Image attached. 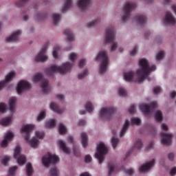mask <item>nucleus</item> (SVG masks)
<instances>
[{
	"mask_svg": "<svg viewBox=\"0 0 176 176\" xmlns=\"http://www.w3.org/2000/svg\"><path fill=\"white\" fill-rule=\"evenodd\" d=\"M140 68L137 70L138 83H142L145 79L149 80V74L156 70V65H153L150 67L149 62L146 58H142L139 60Z\"/></svg>",
	"mask_w": 176,
	"mask_h": 176,
	"instance_id": "nucleus-1",
	"label": "nucleus"
},
{
	"mask_svg": "<svg viewBox=\"0 0 176 176\" xmlns=\"http://www.w3.org/2000/svg\"><path fill=\"white\" fill-rule=\"evenodd\" d=\"M74 65L68 62L63 63L61 66L53 65L45 70V74L48 76H53L55 73L66 74L70 72Z\"/></svg>",
	"mask_w": 176,
	"mask_h": 176,
	"instance_id": "nucleus-2",
	"label": "nucleus"
},
{
	"mask_svg": "<svg viewBox=\"0 0 176 176\" xmlns=\"http://www.w3.org/2000/svg\"><path fill=\"white\" fill-rule=\"evenodd\" d=\"M34 128V124H26L23 126L22 129H21V133H25V136H23L25 140L27 141L29 144H30L32 148H36L39 144V140L36 138H33V139L30 140V134Z\"/></svg>",
	"mask_w": 176,
	"mask_h": 176,
	"instance_id": "nucleus-3",
	"label": "nucleus"
},
{
	"mask_svg": "<svg viewBox=\"0 0 176 176\" xmlns=\"http://www.w3.org/2000/svg\"><path fill=\"white\" fill-rule=\"evenodd\" d=\"M116 41V31L113 27H110L106 30L105 43H113L111 47V52H115L118 47V43Z\"/></svg>",
	"mask_w": 176,
	"mask_h": 176,
	"instance_id": "nucleus-4",
	"label": "nucleus"
},
{
	"mask_svg": "<svg viewBox=\"0 0 176 176\" xmlns=\"http://www.w3.org/2000/svg\"><path fill=\"white\" fill-rule=\"evenodd\" d=\"M99 59L101 60L99 72L100 74H103L106 72L107 67L108 65V62H109L108 52L107 51L100 52L96 58V60Z\"/></svg>",
	"mask_w": 176,
	"mask_h": 176,
	"instance_id": "nucleus-5",
	"label": "nucleus"
},
{
	"mask_svg": "<svg viewBox=\"0 0 176 176\" xmlns=\"http://www.w3.org/2000/svg\"><path fill=\"white\" fill-rule=\"evenodd\" d=\"M108 153V148L103 142H100L97 146L95 157L98 160L99 164H102L104 160L105 155Z\"/></svg>",
	"mask_w": 176,
	"mask_h": 176,
	"instance_id": "nucleus-6",
	"label": "nucleus"
},
{
	"mask_svg": "<svg viewBox=\"0 0 176 176\" xmlns=\"http://www.w3.org/2000/svg\"><path fill=\"white\" fill-rule=\"evenodd\" d=\"M33 81L34 82H38L39 81L41 82L40 87L43 89V93L48 94L50 91V88L49 87V81L47 79L43 78V75L42 74H37L34 76L33 78Z\"/></svg>",
	"mask_w": 176,
	"mask_h": 176,
	"instance_id": "nucleus-7",
	"label": "nucleus"
},
{
	"mask_svg": "<svg viewBox=\"0 0 176 176\" xmlns=\"http://www.w3.org/2000/svg\"><path fill=\"white\" fill-rule=\"evenodd\" d=\"M137 7L136 4L133 2H127L123 8V16L122 21L124 23L127 22L130 19L131 12Z\"/></svg>",
	"mask_w": 176,
	"mask_h": 176,
	"instance_id": "nucleus-8",
	"label": "nucleus"
},
{
	"mask_svg": "<svg viewBox=\"0 0 176 176\" xmlns=\"http://www.w3.org/2000/svg\"><path fill=\"white\" fill-rule=\"evenodd\" d=\"M116 110L114 107H104L102 108L99 112V117L102 120H109L116 113Z\"/></svg>",
	"mask_w": 176,
	"mask_h": 176,
	"instance_id": "nucleus-9",
	"label": "nucleus"
},
{
	"mask_svg": "<svg viewBox=\"0 0 176 176\" xmlns=\"http://www.w3.org/2000/svg\"><path fill=\"white\" fill-rule=\"evenodd\" d=\"M58 161L59 157L54 154H52L51 153H48L45 156L43 157V164L45 167H49V165L51 164H55Z\"/></svg>",
	"mask_w": 176,
	"mask_h": 176,
	"instance_id": "nucleus-10",
	"label": "nucleus"
},
{
	"mask_svg": "<svg viewBox=\"0 0 176 176\" xmlns=\"http://www.w3.org/2000/svg\"><path fill=\"white\" fill-rule=\"evenodd\" d=\"M157 107V102H152L150 106L142 104L140 105V109L146 116H149L151 114V111L155 110Z\"/></svg>",
	"mask_w": 176,
	"mask_h": 176,
	"instance_id": "nucleus-11",
	"label": "nucleus"
},
{
	"mask_svg": "<svg viewBox=\"0 0 176 176\" xmlns=\"http://www.w3.org/2000/svg\"><path fill=\"white\" fill-rule=\"evenodd\" d=\"M14 158L18 162V164L23 165L26 162V157L24 155L21 154V146L19 145L15 147V151L14 153Z\"/></svg>",
	"mask_w": 176,
	"mask_h": 176,
	"instance_id": "nucleus-12",
	"label": "nucleus"
},
{
	"mask_svg": "<svg viewBox=\"0 0 176 176\" xmlns=\"http://www.w3.org/2000/svg\"><path fill=\"white\" fill-rule=\"evenodd\" d=\"M49 45V42L45 43L41 48V51L38 53V55L36 56V62L45 63L47 60V56L45 55V52L47 50V46Z\"/></svg>",
	"mask_w": 176,
	"mask_h": 176,
	"instance_id": "nucleus-13",
	"label": "nucleus"
},
{
	"mask_svg": "<svg viewBox=\"0 0 176 176\" xmlns=\"http://www.w3.org/2000/svg\"><path fill=\"white\" fill-rule=\"evenodd\" d=\"M162 144L165 146H170L172 144L173 134L161 133Z\"/></svg>",
	"mask_w": 176,
	"mask_h": 176,
	"instance_id": "nucleus-14",
	"label": "nucleus"
},
{
	"mask_svg": "<svg viewBox=\"0 0 176 176\" xmlns=\"http://www.w3.org/2000/svg\"><path fill=\"white\" fill-rule=\"evenodd\" d=\"M30 87V85L28 81L21 80L16 87V93H18V95H21L24 90L28 89Z\"/></svg>",
	"mask_w": 176,
	"mask_h": 176,
	"instance_id": "nucleus-15",
	"label": "nucleus"
},
{
	"mask_svg": "<svg viewBox=\"0 0 176 176\" xmlns=\"http://www.w3.org/2000/svg\"><path fill=\"white\" fill-rule=\"evenodd\" d=\"M166 25H175L176 24V19L170 12H166V14L164 21Z\"/></svg>",
	"mask_w": 176,
	"mask_h": 176,
	"instance_id": "nucleus-16",
	"label": "nucleus"
},
{
	"mask_svg": "<svg viewBox=\"0 0 176 176\" xmlns=\"http://www.w3.org/2000/svg\"><path fill=\"white\" fill-rule=\"evenodd\" d=\"M143 148V142L140 139H138L136 142L134 143V146L130 150L126 155V158H128L130 155L131 154L132 151H135V149L141 150Z\"/></svg>",
	"mask_w": 176,
	"mask_h": 176,
	"instance_id": "nucleus-17",
	"label": "nucleus"
},
{
	"mask_svg": "<svg viewBox=\"0 0 176 176\" xmlns=\"http://www.w3.org/2000/svg\"><path fill=\"white\" fill-rule=\"evenodd\" d=\"M16 73L14 72H11L8 74L5 80L0 82V91L2 90L3 87H6V84L12 80V79L15 76Z\"/></svg>",
	"mask_w": 176,
	"mask_h": 176,
	"instance_id": "nucleus-18",
	"label": "nucleus"
},
{
	"mask_svg": "<svg viewBox=\"0 0 176 176\" xmlns=\"http://www.w3.org/2000/svg\"><path fill=\"white\" fill-rule=\"evenodd\" d=\"M155 160L153 159L151 161H149L144 164H142L140 168V172H146L151 168L155 164Z\"/></svg>",
	"mask_w": 176,
	"mask_h": 176,
	"instance_id": "nucleus-19",
	"label": "nucleus"
},
{
	"mask_svg": "<svg viewBox=\"0 0 176 176\" xmlns=\"http://www.w3.org/2000/svg\"><path fill=\"white\" fill-rule=\"evenodd\" d=\"M22 34L21 30H16L15 32L12 33V36L6 38L7 42H16L19 41V36Z\"/></svg>",
	"mask_w": 176,
	"mask_h": 176,
	"instance_id": "nucleus-20",
	"label": "nucleus"
},
{
	"mask_svg": "<svg viewBox=\"0 0 176 176\" xmlns=\"http://www.w3.org/2000/svg\"><path fill=\"white\" fill-rule=\"evenodd\" d=\"M14 137L12 132H8L6 135L4 140L2 141L1 146L3 148H6L8 146V142L11 141L12 139Z\"/></svg>",
	"mask_w": 176,
	"mask_h": 176,
	"instance_id": "nucleus-21",
	"label": "nucleus"
},
{
	"mask_svg": "<svg viewBox=\"0 0 176 176\" xmlns=\"http://www.w3.org/2000/svg\"><path fill=\"white\" fill-rule=\"evenodd\" d=\"M91 3V0H79L78 1V7L82 11L85 10Z\"/></svg>",
	"mask_w": 176,
	"mask_h": 176,
	"instance_id": "nucleus-22",
	"label": "nucleus"
},
{
	"mask_svg": "<svg viewBox=\"0 0 176 176\" xmlns=\"http://www.w3.org/2000/svg\"><path fill=\"white\" fill-rule=\"evenodd\" d=\"M134 20L140 25H143L147 22V17L144 15L138 14L135 16Z\"/></svg>",
	"mask_w": 176,
	"mask_h": 176,
	"instance_id": "nucleus-23",
	"label": "nucleus"
},
{
	"mask_svg": "<svg viewBox=\"0 0 176 176\" xmlns=\"http://www.w3.org/2000/svg\"><path fill=\"white\" fill-rule=\"evenodd\" d=\"M135 72L129 71L124 74V79L126 82H133L134 80Z\"/></svg>",
	"mask_w": 176,
	"mask_h": 176,
	"instance_id": "nucleus-24",
	"label": "nucleus"
},
{
	"mask_svg": "<svg viewBox=\"0 0 176 176\" xmlns=\"http://www.w3.org/2000/svg\"><path fill=\"white\" fill-rule=\"evenodd\" d=\"M81 143L83 148H86L88 145V136L85 132L80 133Z\"/></svg>",
	"mask_w": 176,
	"mask_h": 176,
	"instance_id": "nucleus-25",
	"label": "nucleus"
},
{
	"mask_svg": "<svg viewBox=\"0 0 176 176\" xmlns=\"http://www.w3.org/2000/svg\"><path fill=\"white\" fill-rule=\"evenodd\" d=\"M16 101L17 99L16 97H11V98H10L8 104L10 105V111H11V113H13L14 112V108Z\"/></svg>",
	"mask_w": 176,
	"mask_h": 176,
	"instance_id": "nucleus-26",
	"label": "nucleus"
},
{
	"mask_svg": "<svg viewBox=\"0 0 176 176\" xmlns=\"http://www.w3.org/2000/svg\"><path fill=\"white\" fill-rule=\"evenodd\" d=\"M51 110L54 111L56 113L60 114L63 112V109H60L59 106L55 102H51V106H50Z\"/></svg>",
	"mask_w": 176,
	"mask_h": 176,
	"instance_id": "nucleus-27",
	"label": "nucleus"
},
{
	"mask_svg": "<svg viewBox=\"0 0 176 176\" xmlns=\"http://www.w3.org/2000/svg\"><path fill=\"white\" fill-rule=\"evenodd\" d=\"M129 126H130V122H129V120H126L122 126L121 131H120V138H122L125 135Z\"/></svg>",
	"mask_w": 176,
	"mask_h": 176,
	"instance_id": "nucleus-28",
	"label": "nucleus"
},
{
	"mask_svg": "<svg viewBox=\"0 0 176 176\" xmlns=\"http://www.w3.org/2000/svg\"><path fill=\"white\" fill-rule=\"evenodd\" d=\"M58 145L59 148L66 154L69 153V148L67 147L65 143L62 140L58 141Z\"/></svg>",
	"mask_w": 176,
	"mask_h": 176,
	"instance_id": "nucleus-29",
	"label": "nucleus"
},
{
	"mask_svg": "<svg viewBox=\"0 0 176 176\" xmlns=\"http://www.w3.org/2000/svg\"><path fill=\"white\" fill-rule=\"evenodd\" d=\"M64 35H65L67 36V40L68 41H70V42L74 41L75 38H74V34L71 30H66L64 32Z\"/></svg>",
	"mask_w": 176,
	"mask_h": 176,
	"instance_id": "nucleus-30",
	"label": "nucleus"
},
{
	"mask_svg": "<svg viewBox=\"0 0 176 176\" xmlns=\"http://www.w3.org/2000/svg\"><path fill=\"white\" fill-rule=\"evenodd\" d=\"M116 164L113 162H109L108 163L109 175L111 176L115 171Z\"/></svg>",
	"mask_w": 176,
	"mask_h": 176,
	"instance_id": "nucleus-31",
	"label": "nucleus"
},
{
	"mask_svg": "<svg viewBox=\"0 0 176 176\" xmlns=\"http://www.w3.org/2000/svg\"><path fill=\"white\" fill-rule=\"evenodd\" d=\"M12 116H8L7 118H3L1 121H0V124L3 126H8L10 124V123L12 122Z\"/></svg>",
	"mask_w": 176,
	"mask_h": 176,
	"instance_id": "nucleus-32",
	"label": "nucleus"
},
{
	"mask_svg": "<svg viewBox=\"0 0 176 176\" xmlns=\"http://www.w3.org/2000/svg\"><path fill=\"white\" fill-rule=\"evenodd\" d=\"M71 6H72V0H66V2L65 3L64 6L61 10V12L63 13H65L71 8Z\"/></svg>",
	"mask_w": 176,
	"mask_h": 176,
	"instance_id": "nucleus-33",
	"label": "nucleus"
},
{
	"mask_svg": "<svg viewBox=\"0 0 176 176\" xmlns=\"http://www.w3.org/2000/svg\"><path fill=\"white\" fill-rule=\"evenodd\" d=\"M45 126L47 129H54L56 126V120L52 119V120H48V122L45 123Z\"/></svg>",
	"mask_w": 176,
	"mask_h": 176,
	"instance_id": "nucleus-34",
	"label": "nucleus"
},
{
	"mask_svg": "<svg viewBox=\"0 0 176 176\" xmlns=\"http://www.w3.org/2000/svg\"><path fill=\"white\" fill-rule=\"evenodd\" d=\"M58 132L60 135H64L67 133V129L63 123H60L58 125Z\"/></svg>",
	"mask_w": 176,
	"mask_h": 176,
	"instance_id": "nucleus-35",
	"label": "nucleus"
},
{
	"mask_svg": "<svg viewBox=\"0 0 176 176\" xmlns=\"http://www.w3.org/2000/svg\"><path fill=\"white\" fill-rule=\"evenodd\" d=\"M32 171H33L32 165L30 163H28L26 164V174H28V176H32Z\"/></svg>",
	"mask_w": 176,
	"mask_h": 176,
	"instance_id": "nucleus-36",
	"label": "nucleus"
},
{
	"mask_svg": "<svg viewBox=\"0 0 176 176\" xmlns=\"http://www.w3.org/2000/svg\"><path fill=\"white\" fill-rule=\"evenodd\" d=\"M60 19V16L58 14H52V21H54V25H57Z\"/></svg>",
	"mask_w": 176,
	"mask_h": 176,
	"instance_id": "nucleus-37",
	"label": "nucleus"
},
{
	"mask_svg": "<svg viewBox=\"0 0 176 176\" xmlns=\"http://www.w3.org/2000/svg\"><path fill=\"white\" fill-rule=\"evenodd\" d=\"M85 108L88 113H91L94 109L92 103L90 102L86 103V104L85 105Z\"/></svg>",
	"mask_w": 176,
	"mask_h": 176,
	"instance_id": "nucleus-38",
	"label": "nucleus"
},
{
	"mask_svg": "<svg viewBox=\"0 0 176 176\" xmlns=\"http://www.w3.org/2000/svg\"><path fill=\"white\" fill-rule=\"evenodd\" d=\"M163 120V114L161 111H157L155 113V120L157 122H162Z\"/></svg>",
	"mask_w": 176,
	"mask_h": 176,
	"instance_id": "nucleus-39",
	"label": "nucleus"
},
{
	"mask_svg": "<svg viewBox=\"0 0 176 176\" xmlns=\"http://www.w3.org/2000/svg\"><path fill=\"white\" fill-rule=\"evenodd\" d=\"M100 22V19H97L94 21H92V22H91L89 23H87V28H91L93 27H95Z\"/></svg>",
	"mask_w": 176,
	"mask_h": 176,
	"instance_id": "nucleus-40",
	"label": "nucleus"
},
{
	"mask_svg": "<svg viewBox=\"0 0 176 176\" xmlns=\"http://www.w3.org/2000/svg\"><path fill=\"white\" fill-rule=\"evenodd\" d=\"M18 166H14L8 170V176H14V173L17 170Z\"/></svg>",
	"mask_w": 176,
	"mask_h": 176,
	"instance_id": "nucleus-41",
	"label": "nucleus"
},
{
	"mask_svg": "<svg viewBox=\"0 0 176 176\" xmlns=\"http://www.w3.org/2000/svg\"><path fill=\"white\" fill-rule=\"evenodd\" d=\"M119 142V139L116 137H112L111 138V144L112 147L115 149L116 148Z\"/></svg>",
	"mask_w": 176,
	"mask_h": 176,
	"instance_id": "nucleus-42",
	"label": "nucleus"
},
{
	"mask_svg": "<svg viewBox=\"0 0 176 176\" xmlns=\"http://www.w3.org/2000/svg\"><path fill=\"white\" fill-rule=\"evenodd\" d=\"M28 1L29 0H18V1L16 2V3H15V5H16L18 8H22Z\"/></svg>",
	"mask_w": 176,
	"mask_h": 176,
	"instance_id": "nucleus-43",
	"label": "nucleus"
},
{
	"mask_svg": "<svg viewBox=\"0 0 176 176\" xmlns=\"http://www.w3.org/2000/svg\"><path fill=\"white\" fill-rule=\"evenodd\" d=\"M118 94L120 97H126L127 95L126 91L123 87L118 89Z\"/></svg>",
	"mask_w": 176,
	"mask_h": 176,
	"instance_id": "nucleus-44",
	"label": "nucleus"
},
{
	"mask_svg": "<svg viewBox=\"0 0 176 176\" xmlns=\"http://www.w3.org/2000/svg\"><path fill=\"white\" fill-rule=\"evenodd\" d=\"M132 125H140L141 123V120L138 118H133L131 120Z\"/></svg>",
	"mask_w": 176,
	"mask_h": 176,
	"instance_id": "nucleus-45",
	"label": "nucleus"
},
{
	"mask_svg": "<svg viewBox=\"0 0 176 176\" xmlns=\"http://www.w3.org/2000/svg\"><path fill=\"white\" fill-rule=\"evenodd\" d=\"M60 50L59 46H55L54 48V51H52V56H54V58H58V54Z\"/></svg>",
	"mask_w": 176,
	"mask_h": 176,
	"instance_id": "nucleus-46",
	"label": "nucleus"
},
{
	"mask_svg": "<svg viewBox=\"0 0 176 176\" xmlns=\"http://www.w3.org/2000/svg\"><path fill=\"white\" fill-rule=\"evenodd\" d=\"M88 75V70L85 69L82 73L78 74V78L79 80H82Z\"/></svg>",
	"mask_w": 176,
	"mask_h": 176,
	"instance_id": "nucleus-47",
	"label": "nucleus"
},
{
	"mask_svg": "<svg viewBox=\"0 0 176 176\" xmlns=\"http://www.w3.org/2000/svg\"><path fill=\"white\" fill-rule=\"evenodd\" d=\"M164 51H160L158 54L156 56V60H161L164 58Z\"/></svg>",
	"mask_w": 176,
	"mask_h": 176,
	"instance_id": "nucleus-48",
	"label": "nucleus"
},
{
	"mask_svg": "<svg viewBox=\"0 0 176 176\" xmlns=\"http://www.w3.org/2000/svg\"><path fill=\"white\" fill-rule=\"evenodd\" d=\"M51 176H58V170L56 166H54V168H51V171L50 172Z\"/></svg>",
	"mask_w": 176,
	"mask_h": 176,
	"instance_id": "nucleus-49",
	"label": "nucleus"
},
{
	"mask_svg": "<svg viewBox=\"0 0 176 176\" xmlns=\"http://www.w3.org/2000/svg\"><path fill=\"white\" fill-rule=\"evenodd\" d=\"M45 137V133L43 131H36V138L43 140Z\"/></svg>",
	"mask_w": 176,
	"mask_h": 176,
	"instance_id": "nucleus-50",
	"label": "nucleus"
},
{
	"mask_svg": "<svg viewBox=\"0 0 176 176\" xmlns=\"http://www.w3.org/2000/svg\"><path fill=\"white\" fill-rule=\"evenodd\" d=\"M46 117V112L45 111H41L40 112V115H38V117H37L38 121H41L44 120Z\"/></svg>",
	"mask_w": 176,
	"mask_h": 176,
	"instance_id": "nucleus-51",
	"label": "nucleus"
},
{
	"mask_svg": "<svg viewBox=\"0 0 176 176\" xmlns=\"http://www.w3.org/2000/svg\"><path fill=\"white\" fill-rule=\"evenodd\" d=\"M162 91V89L161 87L158 86V87H155L153 89V94L154 95H158L160 94V93Z\"/></svg>",
	"mask_w": 176,
	"mask_h": 176,
	"instance_id": "nucleus-52",
	"label": "nucleus"
},
{
	"mask_svg": "<svg viewBox=\"0 0 176 176\" xmlns=\"http://www.w3.org/2000/svg\"><path fill=\"white\" fill-rule=\"evenodd\" d=\"M77 58V55L75 53H71L69 54V59L72 61V62H74Z\"/></svg>",
	"mask_w": 176,
	"mask_h": 176,
	"instance_id": "nucleus-53",
	"label": "nucleus"
},
{
	"mask_svg": "<svg viewBox=\"0 0 176 176\" xmlns=\"http://www.w3.org/2000/svg\"><path fill=\"white\" fill-rule=\"evenodd\" d=\"M10 160V157L9 156H5L2 160V164L4 166H7L8 162Z\"/></svg>",
	"mask_w": 176,
	"mask_h": 176,
	"instance_id": "nucleus-54",
	"label": "nucleus"
},
{
	"mask_svg": "<svg viewBox=\"0 0 176 176\" xmlns=\"http://www.w3.org/2000/svg\"><path fill=\"white\" fill-rule=\"evenodd\" d=\"M138 51V47L135 46L133 49V50L130 52L131 56H134L136 55L137 52Z\"/></svg>",
	"mask_w": 176,
	"mask_h": 176,
	"instance_id": "nucleus-55",
	"label": "nucleus"
},
{
	"mask_svg": "<svg viewBox=\"0 0 176 176\" xmlns=\"http://www.w3.org/2000/svg\"><path fill=\"white\" fill-rule=\"evenodd\" d=\"M124 173L128 175H132L134 173V170L133 168L124 169Z\"/></svg>",
	"mask_w": 176,
	"mask_h": 176,
	"instance_id": "nucleus-56",
	"label": "nucleus"
},
{
	"mask_svg": "<svg viewBox=\"0 0 176 176\" xmlns=\"http://www.w3.org/2000/svg\"><path fill=\"white\" fill-rule=\"evenodd\" d=\"M73 151H74V154L76 157H80L81 153H80V151L78 148H76V147H74L73 148Z\"/></svg>",
	"mask_w": 176,
	"mask_h": 176,
	"instance_id": "nucleus-57",
	"label": "nucleus"
},
{
	"mask_svg": "<svg viewBox=\"0 0 176 176\" xmlns=\"http://www.w3.org/2000/svg\"><path fill=\"white\" fill-rule=\"evenodd\" d=\"M6 111V106L5 103H0V113H5Z\"/></svg>",
	"mask_w": 176,
	"mask_h": 176,
	"instance_id": "nucleus-58",
	"label": "nucleus"
},
{
	"mask_svg": "<svg viewBox=\"0 0 176 176\" xmlns=\"http://www.w3.org/2000/svg\"><path fill=\"white\" fill-rule=\"evenodd\" d=\"M128 111H129V113L130 114H133V113L135 112V105H134V104H132V105L129 107Z\"/></svg>",
	"mask_w": 176,
	"mask_h": 176,
	"instance_id": "nucleus-59",
	"label": "nucleus"
},
{
	"mask_svg": "<svg viewBox=\"0 0 176 176\" xmlns=\"http://www.w3.org/2000/svg\"><path fill=\"white\" fill-rule=\"evenodd\" d=\"M92 160V158L91 157V155H86L85 157V162L86 163H90Z\"/></svg>",
	"mask_w": 176,
	"mask_h": 176,
	"instance_id": "nucleus-60",
	"label": "nucleus"
},
{
	"mask_svg": "<svg viewBox=\"0 0 176 176\" xmlns=\"http://www.w3.org/2000/svg\"><path fill=\"white\" fill-rule=\"evenodd\" d=\"M85 65V60L81 59L78 63V66L80 68H82L84 65Z\"/></svg>",
	"mask_w": 176,
	"mask_h": 176,
	"instance_id": "nucleus-61",
	"label": "nucleus"
},
{
	"mask_svg": "<svg viewBox=\"0 0 176 176\" xmlns=\"http://www.w3.org/2000/svg\"><path fill=\"white\" fill-rule=\"evenodd\" d=\"M86 123H87V122L85 120L81 119L78 122V126H85L86 124Z\"/></svg>",
	"mask_w": 176,
	"mask_h": 176,
	"instance_id": "nucleus-62",
	"label": "nucleus"
},
{
	"mask_svg": "<svg viewBox=\"0 0 176 176\" xmlns=\"http://www.w3.org/2000/svg\"><path fill=\"white\" fill-rule=\"evenodd\" d=\"M175 157V155L173 153H169L168 154V158L170 161H173Z\"/></svg>",
	"mask_w": 176,
	"mask_h": 176,
	"instance_id": "nucleus-63",
	"label": "nucleus"
},
{
	"mask_svg": "<svg viewBox=\"0 0 176 176\" xmlns=\"http://www.w3.org/2000/svg\"><path fill=\"white\" fill-rule=\"evenodd\" d=\"M170 175L171 176H174V175H176V167H173V168L170 170Z\"/></svg>",
	"mask_w": 176,
	"mask_h": 176,
	"instance_id": "nucleus-64",
	"label": "nucleus"
}]
</instances>
